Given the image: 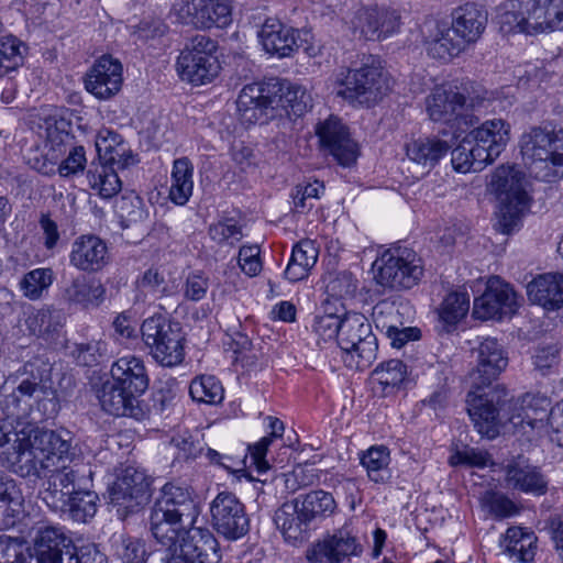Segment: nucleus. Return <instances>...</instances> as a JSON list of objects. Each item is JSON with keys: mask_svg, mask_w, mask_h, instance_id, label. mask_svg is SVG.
<instances>
[{"mask_svg": "<svg viewBox=\"0 0 563 563\" xmlns=\"http://www.w3.org/2000/svg\"><path fill=\"white\" fill-rule=\"evenodd\" d=\"M466 404L478 432L488 439H495L499 428L508 423L514 428L541 429L551 409V400L539 391H527L515 398L508 389L470 390Z\"/></svg>", "mask_w": 563, "mask_h": 563, "instance_id": "obj_1", "label": "nucleus"}, {"mask_svg": "<svg viewBox=\"0 0 563 563\" xmlns=\"http://www.w3.org/2000/svg\"><path fill=\"white\" fill-rule=\"evenodd\" d=\"M311 102L310 93L302 86L278 78L244 86L236 100L242 118L250 123L262 120L268 109L282 108L302 115L312 107Z\"/></svg>", "mask_w": 563, "mask_h": 563, "instance_id": "obj_2", "label": "nucleus"}, {"mask_svg": "<svg viewBox=\"0 0 563 563\" xmlns=\"http://www.w3.org/2000/svg\"><path fill=\"white\" fill-rule=\"evenodd\" d=\"M520 153L529 173L537 179L552 183L563 167V130L550 124L534 125L522 133Z\"/></svg>", "mask_w": 563, "mask_h": 563, "instance_id": "obj_3", "label": "nucleus"}, {"mask_svg": "<svg viewBox=\"0 0 563 563\" xmlns=\"http://www.w3.org/2000/svg\"><path fill=\"white\" fill-rule=\"evenodd\" d=\"M199 512L196 496L189 487L167 483L151 509V533L156 541H170L178 532L176 525H194Z\"/></svg>", "mask_w": 563, "mask_h": 563, "instance_id": "obj_4", "label": "nucleus"}, {"mask_svg": "<svg viewBox=\"0 0 563 563\" xmlns=\"http://www.w3.org/2000/svg\"><path fill=\"white\" fill-rule=\"evenodd\" d=\"M0 466L21 477L35 475V420L19 416L0 419Z\"/></svg>", "mask_w": 563, "mask_h": 563, "instance_id": "obj_5", "label": "nucleus"}, {"mask_svg": "<svg viewBox=\"0 0 563 563\" xmlns=\"http://www.w3.org/2000/svg\"><path fill=\"white\" fill-rule=\"evenodd\" d=\"M505 32L536 35L563 27L562 0H511L499 15Z\"/></svg>", "mask_w": 563, "mask_h": 563, "instance_id": "obj_6", "label": "nucleus"}, {"mask_svg": "<svg viewBox=\"0 0 563 563\" xmlns=\"http://www.w3.org/2000/svg\"><path fill=\"white\" fill-rule=\"evenodd\" d=\"M336 82L338 96L353 106L373 107L393 87V79L373 57L358 68L341 71Z\"/></svg>", "mask_w": 563, "mask_h": 563, "instance_id": "obj_7", "label": "nucleus"}, {"mask_svg": "<svg viewBox=\"0 0 563 563\" xmlns=\"http://www.w3.org/2000/svg\"><path fill=\"white\" fill-rule=\"evenodd\" d=\"M178 530L170 541L159 540L162 563H220L221 552L214 534L207 528Z\"/></svg>", "mask_w": 563, "mask_h": 563, "instance_id": "obj_8", "label": "nucleus"}, {"mask_svg": "<svg viewBox=\"0 0 563 563\" xmlns=\"http://www.w3.org/2000/svg\"><path fill=\"white\" fill-rule=\"evenodd\" d=\"M523 175L514 167L501 166L492 176L490 185L499 199L496 229L510 234L528 209L529 197Z\"/></svg>", "mask_w": 563, "mask_h": 563, "instance_id": "obj_9", "label": "nucleus"}, {"mask_svg": "<svg viewBox=\"0 0 563 563\" xmlns=\"http://www.w3.org/2000/svg\"><path fill=\"white\" fill-rule=\"evenodd\" d=\"M484 98L472 96L465 86L457 87L453 84H442L435 86L426 97V112L433 122L450 124L454 121L464 120L471 125L477 121L476 118L463 115L466 107L474 108Z\"/></svg>", "mask_w": 563, "mask_h": 563, "instance_id": "obj_10", "label": "nucleus"}, {"mask_svg": "<svg viewBox=\"0 0 563 563\" xmlns=\"http://www.w3.org/2000/svg\"><path fill=\"white\" fill-rule=\"evenodd\" d=\"M377 263L380 264L375 275L376 282L391 289H410L423 275L421 260L415 251L407 247L385 251Z\"/></svg>", "mask_w": 563, "mask_h": 563, "instance_id": "obj_11", "label": "nucleus"}, {"mask_svg": "<svg viewBox=\"0 0 563 563\" xmlns=\"http://www.w3.org/2000/svg\"><path fill=\"white\" fill-rule=\"evenodd\" d=\"M141 332L150 353L161 365L174 366L183 361L184 338L177 323L163 316H153L144 320Z\"/></svg>", "mask_w": 563, "mask_h": 563, "instance_id": "obj_12", "label": "nucleus"}, {"mask_svg": "<svg viewBox=\"0 0 563 563\" xmlns=\"http://www.w3.org/2000/svg\"><path fill=\"white\" fill-rule=\"evenodd\" d=\"M336 343L342 351L356 354L357 367L368 366L376 358L377 339L367 318L362 313L349 312L343 316Z\"/></svg>", "mask_w": 563, "mask_h": 563, "instance_id": "obj_13", "label": "nucleus"}, {"mask_svg": "<svg viewBox=\"0 0 563 563\" xmlns=\"http://www.w3.org/2000/svg\"><path fill=\"white\" fill-rule=\"evenodd\" d=\"M213 529L223 538L236 541L250 531V518L245 505L232 492H220L210 503Z\"/></svg>", "mask_w": 563, "mask_h": 563, "instance_id": "obj_14", "label": "nucleus"}, {"mask_svg": "<svg viewBox=\"0 0 563 563\" xmlns=\"http://www.w3.org/2000/svg\"><path fill=\"white\" fill-rule=\"evenodd\" d=\"M173 10L178 22L195 29L227 27L232 22L231 0H183Z\"/></svg>", "mask_w": 563, "mask_h": 563, "instance_id": "obj_15", "label": "nucleus"}, {"mask_svg": "<svg viewBox=\"0 0 563 563\" xmlns=\"http://www.w3.org/2000/svg\"><path fill=\"white\" fill-rule=\"evenodd\" d=\"M363 545L353 531L351 523L328 533L322 540L312 544L306 552L310 563H343L352 556H360Z\"/></svg>", "mask_w": 563, "mask_h": 563, "instance_id": "obj_16", "label": "nucleus"}, {"mask_svg": "<svg viewBox=\"0 0 563 563\" xmlns=\"http://www.w3.org/2000/svg\"><path fill=\"white\" fill-rule=\"evenodd\" d=\"M518 308V296L510 284L493 276L487 280L485 291L475 298L473 316L481 320H501L512 317Z\"/></svg>", "mask_w": 563, "mask_h": 563, "instance_id": "obj_17", "label": "nucleus"}, {"mask_svg": "<svg viewBox=\"0 0 563 563\" xmlns=\"http://www.w3.org/2000/svg\"><path fill=\"white\" fill-rule=\"evenodd\" d=\"M151 481L143 470L125 467L109 488L110 503L125 515L139 510L150 498Z\"/></svg>", "mask_w": 563, "mask_h": 563, "instance_id": "obj_18", "label": "nucleus"}, {"mask_svg": "<svg viewBox=\"0 0 563 563\" xmlns=\"http://www.w3.org/2000/svg\"><path fill=\"white\" fill-rule=\"evenodd\" d=\"M411 312L408 301L383 300L373 308V318L377 328L385 331L390 344L400 349L409 341L418 340L421 335L420 329L416 327H404L400 319Z\"/></svg>", "mask_w": 563, "mask_h": 563, "instance_id": "obj_19", "label": "nucleus"}, {"mask_svg": "<svg viewBox=\"0 0 563 563\" xmlns=\"http://www.w3.org/2000/svg\"><path fill=\"white\" fill-rule=\"evenodd\" d=\"M316 134L321 148L338 164L349 167L356 162L357 145L351 139L347 128L335 117H330L317 125Z\"/></svg>", "mask_w": 563, "mask_h": 563, "instance_id": "obj_20", "label": "nucleus"}, {"mask_svg": "<svg viewBox=\"0 0 563 563\" xmlns=\"http://www.w3.org/2000/svg\"><path fill=\"white\" fill-rule=\"evenodd\" d=\"M55 468L37 471L40 483L38 497L54 511H65L66 497L79 486L77 472L67 466H54Z\"/></svg>", "mask_w": 563, "mask_h": 563, "instance_id": "obj_21", "label": "nucleus"}, {"mask_svg": "<svg viewBox=\"0 0 563 563\" xmlns=\"http://www.w3.org/2000/svg\"><path fill=\"white\" fill-rule=\"evenodd\" d=\"M122 65L110 55L99 57L85 78L87 91L100 100L115 96L122 86Z\"/></svg>", "mask_w": 563, "mask_h": 563, "instance_id": "obj_22", "label": "nucleus"}, {"mask_svg": "<svg viewBox=\"0 0 563 563\" xmlns=\"http://www.w3.org/2000/svg\"><path fill=\"white\" fill-rule=\"evenodd\" d=\"M505 483L512 490L537 497L545 495L549 489V481L541 467L521 457L512 459L505 466Z\"/></svg>", "mask_w": 563, "mask_h": 563, "instance_id": "obj_23", "label": "nucleus"}, {"mask_svg": "<svg viewBox=\"0 0 563 563\" xmlns=\"http://www.w3.org/2000/svg\"><path fill=\"white\" fill-rule=\"evenodd\" d=\"M110 262L107 243L95 234H82L74 240L69 263L79 271L96 273Z\"/></svg>", "mask_w": 563, "mask_h": 563, "instance_id": "obj_24", "label": "nucleus"}, {"mask_svg": "<svg viewBox=\"0 0 563 563\" xmlns=\"http://www.w3.org/2000/svg\"><path fill=\"white\" fill-rule=\"evenodd\" d=\"M428 54L437 59L449 60L460 55L467 47L452 32V26L437 20L426 21L422 26Z\"/></svg>", "mask_w": 563, "mask_h": 563, "instance_id": "obj_25", "label": "nucleus"}, {"mask_svg": "<svg viewBox=\"0 0 563 563\" xmlns=\"http://www.w3.org/2000/svg\"><path fill=\"white\" fill-rule=\"evenodd\" d=\"M274 522L285 541L289 543L307 541L313 527L295 498L284 503L275 511Z\"/></svg>", "mask_w": 563, "mask_h": 563, "instance_id": "obj_26", "label": "nucleus"}, {"mask_svg": "<svg viewBox=\"0 0 563 563\" xmlns=\"http://www.w3.org/2000/svg\"><path fill=\"white\" fill-rule=\"evenodd\" d=\"M487 24V12L479 4L467 2L453 12L452 32L465 46L476 43Z\"/></svg>", "mask_w": 563, "mask_h": 563, "instance_id": "obj_27", "label": "nucleus"}, {"mask_svg": "<svg viewBox=\"0 0 563 563\" xmlns=\"http://www.w3.org/2000/svg\"><path fill=\"white\" fill-rule=\"evenodd\" d=\"M527 295L532 303L547 311L563 308V274H542L527 285Z\"/></svg>", "mask_w": 563, "mask_h": 563, "instance_id": "obj_28", "label": "nucleus"}, {"mask_svg": "<svg viewBox=\"0 0 563 563\" xmlns=\"http://www.w3.org/2000/svg\"><path fill=\"white\" fill-rule=\"evenodd\" d=\"M258 36L264 49L278 57H288L298 48V31L276 19H267Z\"/></svg>", "mask_w": 563, "mask_h": 563, "instance_id": "obj_29", "label": "nucleus"}, {"mask_svg": "<svg viewBox=\"0 0 563 563\" xmlns=\"http://www.w3.org/2000/svg\"><path fill=\"white\" fill-rule=\"evenodd\" d=\"M357 26L367 40H379L396 32L400 15L396 10L385 8H364L357 13Z\"/></svg>", "mask_w": 563, "mask_h": 563, "instance_id": "obj_30", "label": "nucleus"}, {"mask_svg": "<svg viewBox=\"0 0 563 563\" xmlns=\"http://www.w3.org/2000/svg\"><path fill=\"white\" fill-rule=\"evenodd\" d=\"M46 140L42 148L43 162L37 172L44 175L56 173V166L73 145L74 136L57 125V122L46 120Z\"/></svg>", "mask_w": 563, "mask_h": 563, "instance_id": "obj_31", "label": "nucleus"}, {"mask_svg": "<svg viewBox=\"0 0 563 563\" xmlns=\"http://www.w3.org/2000/svg\"><path fill=\"white\" fill-rule=\"evenodd\" d=\"M96 150L101 164H108L118 169H123L135 162L123 137L115 131L109 129H101L98 132Z\"/></svg>", "mask_w": 563, "mask_h": 563, "instance_id": "obj_32", "label": "nucleus"}, {"mask_svg": "<svg viewBox=\"0 0 563 563\" xmlns=\"http://www.w3.org/2000/svg\"><path fill=\"white\" fill-rule=\"evenodd\" d=\"M73 544L63 527L37 522V563L62 559L64 551L70 554Z\"/></svg>", "mask_w": 563, "mask_h": 563, "instance_id": "obj_33", "label": "nucleus"}, {"mask_svg": "<svg viewBox=\"0 0 563 563\" xmlns=\"http://www.w3.org/2000/svg\"><path fill=\"white\" fill-rule=\"evenodd\" d=\"M220 64L217 57H201L181 52L177 58V71L183 80L192 85L211 82L219 74Z\"/></svg>", "mask_w": 563, "mask_h": 563, "instance_id": "obj_34", "label": "nucleus"}, {"mask_svg": "<svg viewBox=\"0 0 563 563\" xmlns=\"http://www.w3.org/2000/svg\"><path fill=\"white\" fill-rule=\"evenodd\" d=\"M478 375L483 378L474 387H487L492 384L508 364V358L504 355V350L496 339H485L478 347Z\"/></svg>", "mask_w": 563, "mask_h": 563, "instance_id": "obj_35", "label": "nucleus"}, {"mask_svg": "<svg viewBox=\"0 0 563 563\" xmlns=\"http://www.w3.org/2000/svg\"><path fill=\"white\" fill-rule=\"evenodd\" d=\"M97 395L102 409L115 417H132L140 419L144 411L131 389H98Z\"/></svg>", "mask_w": 563, "mask_h": 563, "instance_id": "obj_36", "label": "nucleus"}, {"mask_svg": "<svg viewBox=\"0 0 563 563\" xmlns=\"http://www.w3.org/2000/svg\"><path fill=\"white\" fill-rule=\"evenodd\" d=\"M70 444L59 433L37 427V463L42 470L58 465L68 454Z\"/></svg>", "mask_w": 563, "mask_h": 563, "instance_id": "obj_37", "label": "nucleus"}, {"mask_svg": "<svg viewBox=\"0 0 563 563\" xmlns=\"http://www.w3.org/2000/svg\"><path fill=\"white\" fill-rule=\"evenodd\" d=\"M449 150V143L435 136L415 139L406 144L407 157L426 168L435 166Z\"/></svg>", "mask_w": 563, "mask_h": 563, "instance_id": "obj_38", "label": "nucleus"}, {"mask_svg": "<svg viewBox=\"0 0 563 563\" xmlns=\"http://www.w3.org/2000/svg\"><path fill=\"white\" fill-rule=\"evenodd\" d=\"M537 536L521 527L507 529L503 547L509 558L517 562L527 563L533 560L537 550Z\"/></svg>", "mask_w": 563, "mask_h": 563, "instance_id": "obj_39", "label": "nucleus"}, {"mask_svg": "<svg viewBox=\"0 0 563 563\" xmlns=\"http://www.w3.org/2000/svg\"><path fill=\"white\" fill-rule=\"evenodd\" d=\"M318 260V250L310 240H301L291 252V257L285 269V277L296 283L306 278Z\"/></svg>", "mask_w": 563, "mask_h": 563, "instance_id": "obj_40", "label": "nucleus"}, {"mask_svg": "<svg viewBox=\"0 0 563 563\" xmlns=\"http://www.w3.org/2000/svg\"><path fill=\"white\" fill-rule=\"evenodd\" d=\"M295 500H298L301 510L313 526L331 517L336 510V503L332 494L322 489L299 495Z\"/></svg>", "mask_w": 563, "mask_h": 563, "instance_id": "obj_41", "label": "nucleus"}, {"mask_svg": "<svg viewBox=\"0 0 563 563\" xmlns=\"http://www.w3.org/2000/svg\"><path fill=\"white\" fill-rule=\"evenodd\" d=\"M194 166L189 158L181 157L174 161L169 199L178 206H184L192 195Z\"/></svg>", "mask_w": 563, "mask_h": 563, "instance_id": "obj_42", "label": "nucleus"}, {"mask_svg": "<svg viewBox=\"0 0 563 563\" xmlns=\"http://www.w3.org/2000/svg\"><path fill=\"white\" fill-rule=\"evenodd\" d=\"M111 376L119 387H147L145 366L136 357H122L111 367Z\"/></svg>", "mask_w": 563, "mask_h": 563, "instance_id": "obj_43", "label": "nucleus"}, {"mask_svg": "<svg viewBox=\"0 0 563 563\" xmlns=\"http://www.w3.org/2000/svg\"><path fill=\"white\" fill-rule=\"evenodd\" d=\"M90 188L102 199H111L121 190L122 184L117 174V167L108 164L95 165L91 163L87 172Z\"/></svg>", "mask_w": 563, "mask_h": 563, "instance_id": "obj_44", "label": "nucleus"}, {"mask_svg": "<svg viewBox=\"0 0 563 563\" xmlns=\"http://www.w3.org/2000/svg\"><path fill=\"white\" fill-rule=\"evenodd\" d=\"M112 555L121 563H145L146 547L143 540L125 534L115 533L111 538Z\"/></svg>", "mask_w": 563, "mask_h": 563, "instance_id": "obj_45", "label": "nucleus"}, {"mask_svg": "<svg viewBox=\"0 0 563 563\" xmlns=\"http://www.w3.org/2000/svg\"><path fill=\"white\" fill-rule=\"evenodd\" d=\"M470 298L466 292L449 294L440 308L439 320L443 330L450 332L467 313Z\"/></svg>", "mask_w": 563, "mask_h": 563, "instance_id": "obj_46", "label": "nucleus"}, {"mask_svg": "<svg viewBox=\"0 0 563 563\" xmlns=\"http://www.w3.org/2000/svg\"><path fill=\"white\" fill-rule=\"evenodd\" d=\"M389 450L385 445H374L362 453L361 464L366 468L371 481L384 483L389 478Z\"/></svg>", "mask_w": 563, "mask_h": 563, "instance_id": "obj_47", "label": "nucleus"}, {"mask_svg": "<svg viewBox=\"0 0 563 563\" xmlns=\"http://www.w3.org/2000/svg\"><path fill=\"white\" fill-rule=\"evenodd\" d=\"M103 295L104 288L102 285L89 283L85 277L75 278L65 291V297L68 301L84 307L99 306Z\"/></svg>", "mask_w": 563, "mask_h": 563, "instance_id": "obj_48", "label": "nucleus"}, {"mask_svg": "<svg viewBox=\"0 0 563 563\" xmlns=\"http://www.w3.org/2000/svg\"><path fill=\"white\" fill-rule=\"evenodd\" d=\"M510 125L501 119H494L484 122L474 129L468 136L492 147L504 151L509 141Z\"/></svg>", "mask_w": 563, "mask_h": 563, "instance_id": "obj_49", "label": "nucleus"}, {"mask_svg": "<svg viewBox=\"0 0 563 563\" xmlns=\"http://www.w3.org/2000/svg\"><path fill=\"white\" fill-rule=\"evenodd\" d=\"M26 45L13 35L0 37V78L24 63Z\"/></svg>", "mask_w": 563, "mask_h": 563, "instance_id": "obj_50", "label": "nucleus"}, {"mask_svg": "<svg viewBox=\"0 0 563 563\" xmlns=\"http://www.w3.org/2000/svg\"><path fill=\"white\" fill-rule=\"evenodd\" d=\"M98 496L87 489H80V485L75 487V492L66 497L68 511L75 521L86 522L92 518L97 511Z\"/></svg>", "mask_w": 563, "mask_h": 563, "instance_id": "obj_51", "label": "nucleus"}, {"mask_svg": "<svg viewBox=\"0 0 563 563\" xmlns=\"http://www.w3.org/2000/svg\"><path fill=\"white\" fill-rule=\"evenodd\" d=\"M267 419L269 420V434L262 438L257 443L247 445L251 462L255 465L260 474L268 471L269 464L265 459L267 450L274 439L283 437L285 430L283 421L278 418L267 417Z\"/></svg>", "mask_w": 563, "mask_h": 563, "instance_id": "obj_52", "label": "nucleus"}, {"mask_svg": "<svg viewBox=\"0 0 563 563\" xmlns=\"http://www.w3.org/2000/svg\"><path fill=\"white\" fill-rule=\"evenodd\" d=\"M65 319V313L59 309H42L37 313V338L47 345L55 343L62 336Z\"/></svg>", "mask_w": 563, "mask_h": 563, "instance_id": "obj_53", "label": "nucleus"}, {"mask_svg": "<svg viewBox=\"0 0 563 563\" xmlns=\"http://www.w3.org/2000/svg\"><path fill=\"white\" fill-rule=\"evenodd\" d=\"M373 378L383 387H397L400 384H411L407 365L400 360H389L382 363L373 372Z\"/></svg>", "mask_w": 563, "mask_h": 563, "instance_id": "obj_54", "label": "nucleus"}, {"mask_svg": "<svg viewBox=\"0 0 563 563\" xmlns=\"http://www.w3.org/2000/svg\"><path fill=\"white\" fill-rule=\"evenodd\" d=\"M33 552L26 541L0 536V563H31Z\"/></svg>", "mask_w": 563, "mask_h": 563, "instance_id": "obj_55", "label": "nucleus"}, {"mask_svg": "<svg viewBox=\"0 0 563 563\" xmlns=\"http://www.w3.org/2000/svg\"><path fill=\"white\" fill-rule=\"evenodd\" d=\"M482 507L497 519L514 516L518 509L515 503L505 494L486 490L481 497Z\"/></svg>", "mask_w": 563, "mask_h": 563, "instance_id": "obj_56", "label": "nucleus"}, {"mask_svg": "<svg viewBox=\"0 0 563 563\" xmlns=\"http://www.w3.org/2000/svg\"><path fill=\"white\" fill-rule=\"evenodd\" d=\"M114 209L123 221L130 223L140 222L146 217L143 199L133 192L117 199Z\"/></svg>", "mask_w": 563, "mask_h": 563, "instance_id": "obj_57", "label": "nucleus"}, {"mask_svg": "<svg viewBox=\"0 0 563 563\" xmlns=\"http://www.w3.org/2000/svg\"><path fill=\"white\" fill-rule=\"evenodd\" d=\"M208 233L211 240L220 245L233 246L243 238L242 228L233 219L212 223Z\"/></svg>", "mask_w": 563, "mask_h": 563, "instance_id": "obj_58", "label": "nucleus"}, {"mask_svg": "<svg viewBox=\"0 0 563 563\" xmlns=\"http://www.w3.org/2000/svg\"><path fill=\"white\" fill-rule=\"evenodd\" d=\"M170 444L177 449L176 460L192 461L203 452V443L195 439L188 431L176 434L172 438Z\"/></svg>", "mask_w": 563, "mask_h": 563, "instance_id": "obj_59", "label": "nucleus"}, {"mask_svg": "<svg viewBox=\"0 0 563 563\" xmlns=\"http://www.w3.org/2000/svg\"><path fill=\"white\" fill-rule=\"evenodd\" d=\"M107 353V344L100 340H92L85 343H76L71 350V355L84 366H91Z\"/></svg>", "mask_w": 563, "mask_h": 563, "instance_id": "obj_60", "label": "nucleus"}, {"mask_svg": "<svg viewBox=\"0 0 563 563\" xmlns=\"http://www.w3.org/2000/svg\"><path fill=\"white\" fill-rule=\"evenodd\" d=\"M68 155L63 157L56 166V173L62 177H71L82 173L86 164V151L81 145L70 146Z\"/></svg>", "mask_w": 563, "mask_h": 563, "instance_id": "obj_61", "label": "nucleus"}, {"mask_svg": "<svg viewBox=\"0 0 563 563\" xmlns=\"http://www.w3.org/2000/svg\"><path fill=\"white\" fill-rule=\"evenodd\" d=\"M250 452L246 450L241 455L221 454L218 451L208 448L206 457L211 464L218 465L230 473H238L246 467V460Z\"/></svg>", "mask_w": 563, "mask_h": 563, "instance_id": "obj_62", "label": "nucleus"}, {"mask_svg": "<svg viewBox=\"0 0 563 563\" xmlns=\"http://www.w3.org/2000/svg\"><path fill=\"white\" fill-rule=\"evenodd\" d=\"M22 512L23 506L18 495L0 500V531L14 527Z\"/></svg>", "mask_w": 563, "mask_h": 563, "instance_id": "obj_63", "label": "nucleus"}, {"mask_svg": "<svg viewBox=\"0 0 563 563\" xmlns=\"http://www.w3.org/2000/svg\"><path fill=\"white\" fill-rule=\"evenodd\" d=\"M70 560L73 563H108V558L95 543L73 544Z\"/></svg>", "mask_w": 563, "mask_h": 563, "instance_id": "obj_64", "label": "nucleus"}]
</instances>
